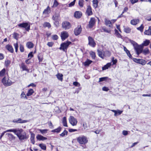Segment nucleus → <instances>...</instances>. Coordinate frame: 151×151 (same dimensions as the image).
<instances>
[{
    "label": "nucleus",
    "instance_id": "1",
    "mask_svg": "<svg viewBox=\"0 0 151 151\" xmlns=\"http://www.w3.org/2000/svg\"><path fill=\"white\" fill-rule=\"evenodd\" d=\"M12 131H14V132H12L17 136L20 141H25L29 138L28 135L27 134L26 132H24L23 129H12Z\"/></svg>",
    "mask_w": 151,
    "mask_h": 151
},
{
    "label": "nucleus",
    "instance_id": "2",
    "mask_svg": "<svg viewBox=\"0 0 151 151\" xmlns=\"http://www.w3.org/2000/svg\"><path fill=\"white\" fill-rule=\"evenodd\" d=\"M131 42L133 45L137 55H139L142 52V47L141 46L139 45L136 42L133 41H132Z\"/></svg>",
    "mask_w": 151,
    "mask_h": 151
},
{
    "label": "nucleus",
    "instance_id": "3",
    "mask_svg": "<svg viewBox=\"0 0 151 151\" xmlns=\"http://www.w3.org/2000/svg\"><path fill=\"white\" fill-rule=\"evenodd\" d=\"M71 44V42L68 41L63 42L60 44L59 49L66 52L69 45Z\"/></svg>",
    "mask_w": 151,
    "mask_h": 151
},
{
    "label": "nucleus",
    "instance_id": "4",
    "mask_svg": "<svg viewBox=\"0 0 151 151\" xmlns=\"http://www.w3.org/2000/svg\"><path fill=\"white\" fill-rule=\"evenodd\" d=\"M77 141L80 145H85L88 142L87 137L84 135L78 137L77 138Z\"/></svg>",
    "mask_w": 151,
    "mask_h": 151
},
{
    "label": "nucleus",
    "instance_id": "5",
    "mask_svg": "<svg viewBox=\"0 0 151 151\" xmlns=\"http://www.w3.org/2000/svg\"><path fill=\"white\" fill-rule=\"evenodd\" d=\"M1 82L6 86H10L12 84L11 81L9 78H7L6 76H4L2 79Z\"/></svg>",
    "mask_w": 151,
    "mask_h": 151
},
{
    "label": "nucleus",
    "instance_id": "6",
    "mask_svg": "<svg viewBox=\"0 0 151 151\" xmlns=\"http://www.w3.org/2000/svg\"><path fill=\"white\" fill-rule=\"evenodd\" d=\"M19 28H24L27 31L29 32L30 29V25L28 22H23L17 25Z\"/></svg>",
    "mask_w": 151,
    "mask_h": 151
},
{
    "label": "nucleus",
    "instance_id": "7",
    "mask_svg": "<svg viewBox=\"0 0 151 151\" xmlns=\"http://www.w3.org/2000/svg\"><path fill=\"white\" fill-rule=\"evenodd\" d=\"M69 121L70 123L73 126H76L78 123L77 119L73 116H70Z\"/></svg>",
    "mask_w": 151,
    "mask_h": 151
},
{
    "label": "nucleus",
    "instance_id": "8",
    "mask_svg": "<svg viewBox=\"0 0 151 151\" xmlns=\"http://www.w3.org/2000/svg\"><path fill=\"white\" fill-rule=\"evenodd\" d=\"M62 27L65 30L68 29H70L71 27L70 23L68 22L64 21L62 24Z\"/></svg>",
    "mask_w": 151,
    "mask_h": 151
},
{
    "label": "nucleus",
    "instance_id": "9",
    "mask_svg": "<svg viewBox=\"0 0 151 151\" xmlns=\"http://www.w3.org/2000/svg\"><path fill=\"white\" fill-rule=\"evenodd\" d=\"M88 44L92 47H95L96 44L93 38L92 37L89 36L88 37Z\"/></svg>",
    "mask_w": 151,
    "mask_h": 151
},
{
    "label": "nucleus",
    "instance_id": "10",
    "mask_svg": "<svg viewBox=\"0 0 151 151\" xmlns=\"http://www.w3.org/2000/svg\"><path fill=\"white\" fill-rule=\"evenodd\" d=\"M69 35L68 32L66 31H63L61 32L60 37L62 41H64L68 37Z\"/></svg>",
    "mask_w": 151,
    "mask_h": 151
},
{
    "label": "nucleus",
    "instance_id": "11",
    "mask_svg": "<svg viewBox=\"0 0 151 151\" xmlns=\"http://www.w3.org/2000/svg\"><path fill=\"white\" fill-rule=\"evenodd\" d=\"M96 23L95 19L94 17H91L89 21L88 25V27L89 28H92L95 25Z\"/></svg>",
    "mask_w": 151,
    "mask_h": 151
},
{
    "label": "nucleus",
    "instance_id": "12",
    "mask_svg": "<svg viewBox=\"0 0 151 151\" xmlns=\"http://www.w3.org/2000/svg\"><path fill=\"white\" fill-rule=\"evenodd\" d=\"M82 30V28L81 25H78L74 30L75 35L76 36L79 35L81 32Z\"/></svg>",
    "mask_w": 151,
    "mask_h": 151
},
{
    "label": "nucleus",
    "instance_id": "13",
    "mask_svg": "<svg viewBox=\"0 0 151 151\" xmlns=\"http://www.w3.org/2000/svg\"><path fill=\"white\" fill-rule=\"evenodd\" d=\"M86 13L88 16H90L93 14L92 9L90 5L87 6Z\"/></svg>",
    "mask_w": 151,
    "mask_h": 151
},
{
    "label": "nucleus",
    "instance_id": "14",
    "mask_svg": "<svg viewBox=\"0 0 151 151\" xmlns=\"http://www.w3.org/2000/svg\"><path fill=\"white\" fill-rule=\"evenodd\" d=\"M20 67L23 71H26L28 73L29 72V69L24 63H22L20 65Z\"/></svg>",
    "mask_w": 151,
    "mask_h": 151
},
{
    "label": "nucleus",
    "instance_id": "15",
    "mask_svg": "<svg viewBox=\"0 0 151 151\" xmlns=\"http://www.w3.org/2000/svg\"><path fill=\"white\" fill-rule=\"evenodd\" d=\"M27 122V120H23L21 118L14 119L12 121V122L15 123H24Z\"/></svg>",
    "mask_w": 151,
    "mask_h": 151
},
{
    "label": "nucleus",
    "instance_id": "16",
    "mask_svg": "<svg viewBox=\"0 0 151 151\" xmlns=\"http://www.w3.org/2000/svg\"><path fill=\"white\" fill-rule=\"evenodd\" d=\"M5 47L6 50L10 53H13L14 52V49L11 45L7 44L6 45Z\"/></svg>",
    "mask_w": 151,
    "mask_h": 151
},
{
    "label": "nucleus",
    "instance_id": "17",
    "mask_svg": "<svg viewBox=\"0 0 151 151\" xmlns=\"http://www.w3.org/2000/svg\"><path fill=\"white\" fill-rule=\"evenodd\" d=\"M30 142L31 143H32L33 145H34L35 144V135L34 133L32 132H30Z\"/></svg>",
    "mask_w": 151,
    "mask_h": 151
},
{
    "label": "nucleus",
    "instance_id": "18",
    "mask_svg": "<svg viewBox=\"0 0 151 151\" xmlns=\"http://www.w3.org/2000/svg\"><path fill=\"white\" fill-rule=\"evenodd\" d=\"M82 14L81 12L79 11L75 12L74 14V17L77 19H80L82 17Z\"/></svg>",
    "mask_w": 151,
    "mask_h": 151
},
{
    "label": "nucleus",
    "instance_id": "19",
    "mask_svg": "<svg viewBox=\"0 0 151 151\" xmlns=\"http://www.w3.org/2000/svg\"><path fill=\"white\" fill-rule=\"evenodd\" d=\"M97 52L99 57L102 59H104V51H102L101 50L98 49Z\"/></svg>",
    "mask_w": 151,
    "mask_h": 151
},
{
    "label": "nucleus",
    "instance_id": "20",
    "mask_svg": "<svg viewBox=\"0 0 151 151\" xmlns=\"http://www.w3.org/2000/svg\"><path fill=\"white\" fill-rule=\"evenodd\" d=\"M36 138L37 140L38 141H44L47 139V137H44L43 136L39 134L37 135Z\"/></svg>",
    "mask_w": 151,
    "mask_h": 151
},
{
    "label": "nucleus",
    "instance_id": "21",
    "mask_svg": "<svg viewBox=\"0 0 151 151\" xmlns=\"http://www.w3.org/2000/svg\"><path fill=\"white\" fill-rule=\"evenodd\" d=\"M51 9L49 6H48L45 9L43 12V14H44L47 15L49 14L51 12Z\"/></svg>",
    "mask_w": 151,
    "mask_h": 151
},
{
    "label": "nucleus",
    "instance_id": "22",
    "mask_svg": "<svg viewBox=\"0 0 151 151\" xmlns=\"http://www.w3.org/2000/svg\"><path fill=\"white\" fill-rule=\"evenodd\" d=\"M60 16V13L58 12H55L54 14L52 16V19L53 20H58Z\"/></svg>",
    "mask_w": 151,
    "mask_h": 151
},
{
    "label": "nucleus",
    "instance_id": "23",
    "mask_svg": "<svg viewBox=\"0 0 151 151\" xmlns=\"http://www.w3.org/2000/svg\"><path fill=\"white\" fill-rule=\"evenodd\" d=\"M139 22V19H133L130 21V23L131 24L133 25H136L138 24Z\"/></svg>",
    "mask_w": 151,
    "mask_h": 151
},
{
    "label": "nucleus",
    "instance_id": "24",
    "mask_svg": "<svg viewBox=\"0 0 151 151\" xmlns=\"http://www.w3.org/2000/svg\"><path fill=\"white\" fill-rule=\"evenodd\" d=\"M27 47L29 49L32 48L34 45L33 43L31 42H27L26 44Z\"/></svg>",
    "mask_w": 151,
    "mask_h": 151
},
{
    "label": "nucleus",
    "instance_id": "25",
    "mask_svg": "<svg viewBox=\"0 0 151 151\" xmlns=\"http://www.w3.org/2000/svg\"><path fill=\"white\" fill-rule=\"evenodd\" d=\"M105 23L106 26H108L112 28V24L110 20H108L106 19L105 20Z\"/></svg>",
    "mask_w": 151,
    "mask_h": 151
},
{
    "label": "nucleus",
    "instance_id": "26",
    "mask_svg": "<svg viewBox=\"0 0 151 151\" xmlns=\"http://www.w3.org/2000/svg\"><path fill=\"white\" fill-rule=\"evenodd\" d=\"M92 5L94 9H96L98 6V1L97 0H93Z\"/></svg>",
    "mask_w": 151,
    "mask_h": 151
},
{
    "label": "nucleus",
    "instance_id": "27",
    "mask_svg": "<svg viewBox=\"0 0 151 151\" xmlns=\"http://www.w3.org/2000/svg\"><path fill=\"white\" fill-rule=\"evenodd\" d=\"M56 76L58 80L61 82L63 81V74L58 73L56 75Z\"/></svg>",
    "mask_w": 151,
    "mask_h": 151
},
{
    "label": "nucleus",
    "instance_id": "28",
    "mask_svg": "<svg viewBox=\"0 0 151 151\" xmlns=\"http://www.w3.org/2000/svg\"><path fill=\"white\" fill-rule=\"evenodd\" d=\"M62 129V127L59 126L57 128L52 130L51 132L53 133H59L61 131Z\"/></svg>",
    "mask_w": 151,
    "mask_h": 151
},
{
    "label": "nucleus",
    "instance_id": "29",
    "mask_svg": "<svg viewBox=\"0 0 151 151\" xmlns=\"http://www.w3.org/2000/svg\"><path fill=\"white\" fill-rule=\"evenodd\" d=\"M62 122L63 125L64 127H68L67 124V118H66V117L64 116L63 118Z\"/></svg>",
    "mask_w": 151,
    "mask_h": 151
},
{
    "label": "nucleus",
    "instance_id": "30",
    "mask_svg": "<svg viewBox=\"0 0 151 151\" xmlns=\"http://www.w3.org/2000/svg\"><path fill=\"white\" fill-rule=\"evenodd\" d=\"M111 65V63H107L106 65H104L102 68V70H105L108 69Z\"/></svg>",
    "mask_w": 151,
    "mask_h": 151
},
{
    "label": "nucleus",
    "instance_id": "31",
    "mask_svg": "<svg viewBox=\"0 0 151 151\" xmlns=\"http://www.w3.org/2000/svg\"><path fill=\"white\" fill-rule=\"evenodd\" d=\"M34 90L30 88L28 90L26 94V96H31L33 93H34Z\"/></svg>",
    "mask_w": 151,
    "mask_h": 151
},
{
    "label": "nucleus",
    "instance_id": "32",
    "mask_svg": "<svg viewBox=\"0 0 151 151\" xmlns=\"http://www.w3.org/2000/svg\"><path fill=\"white\" fill-rule=\"evenodd\" d=\"M144 33L146 35H151V26L149 27L148 30H145L144 32Z\"/></svg>",
    "mask_w": 151,
    "mask_h": 151
},
{
    "label": "nucleus",
    "instance_id": "33",
    "mask_svg": "<svg viewBox=\"0 0 151 151\" xmlns=\"http://www.w3.org/2000/svg\"><path fill=\"white\" fill-rule=\"evenodd\" d=\"M114 31V34L117 37L121 38V39L122 38V36L120 34L119 32L116 29H115Z\"/></svg>",
    "mask_w": 151,
    "mask_h": 151
},
{
    "label": "nucleus",
    "instance_id": "34",
    "mask_svg": "<svg viewBox=\"0 0 151 151\" xmlns=\"http://www.w3.org/2000/svg\"><path fill=\"white\" fill-rule=\"evenodd\" d=\"M43 26L44 28L47 27L48 29L51 27V25L49 22H45L43 24Z\"/></svg>",
    "mask_w": 151,
    "mask_h": 151
},
{
    "label": "nucleus",
    "instance_id": "35",
    "mask_svg": "<svg viewBox=\"0 0 151 151\" xmlns=\"http://www.w3.org/2000/svg\"><path fill=\"white\" fill-rule=\"evenodd\" d=\"M6 72V70L4 68L0 71V77H2L4 76L5 75Z\"/></svg>",
    "mask_w": 151,
    "mask_h": 151
},
{
    "label": "nucleus",
    "instance_id": "36",
    "mask_svg": "<svg viewBox=\"0 0 151 151\" xmlns=\"http://www.w3.org/2000/svg\"><path fill=\"white\" fill-rule=\"evenodd\" d=\"M92 62L91 60L87 59L86 61L84 63V65L85 66H88Z\"/></svg>",
    "mask_w": 151,
    "mask_h": 151
},
{
    "label": "nucleus",
    "instance_id": "37",
    "mask_svg": "<svg viewBox=\"0 0 151 151\" xmlns=\"http://www.w3.org/2000/svg\"><path fill=\"white\" fill-rule=\"evenodd\" d=\"M150 43V41L149 40H146L143 42L142 45L143 46H148Z\"/></svg>",
    "mask_w": 151,
    "mask_h": 151
},
{
    "label": "nucleus",
    "instance_id": "38",
    "mask_svg": "<svg viewBox=\"0 0 151 151\" xmlns=\"http://www.w3.org/2000/svg\"><path fill=\"white\" fill-rule=\"evenodd\" d=\"M14 132V131H12V129H9L7 130L6 131H4L2 133H1L0 136V139H1L2 137L4 135V134L7 132Z\"/></svg>",
    "mask_w": 151,
    "mask_h": 151
},
{
    "label": "nucleus",
    "instance_id": "39",
    "mask_svg": "<svg viewBox=\"0 0 151 151\" xmlns=\"http://www.w3.org/2000/svg\"><path fill=\"white\" fill-rule=\"evenodd\" d=\"M124 31L126 33H129L131 32V29L129 27H126L124 29Z\"/></svg>",
    "mask_w": 151,
    "mask_h": 151
},
{
    "label": "nucleus",
    "instance_id": "40",
    "mask_svg": "<svg viewBox=\"0 0 151 151\" xmlns=\"http://www.w3.org/2000/svg\"><path fill=\"white\" fill-rule=\"evenodd\" d=\"M39 146L41 148L44 150H45L46 149V146L43 143L40 144L39 145Z\"/></svg>",
    "mask_w": 151,
    "mask_h": 151
},
{
    "label": "nucleus",
    "instance_id": "41",
    "mask_svg": "<svg viewBox=\"0 0 151 151\" xmlns=\"http://www.w3.org/2000/svg\"><path fill=\"white\" fill-rule=\"evenodd\" d=\"M104 57H109L110 56L111 52L108 50H106L104 51Z\"/></svg>",
    "mask_w": 151,
    "mask_h": 151
},
{
    "label": "nucleus",
    "instance_id": "42",
    "mask_svg": "<svg viewBox=\"0 0 151 151\" xmlns=\"http://www.w3.org/2000/svg\"><path fill=\"white\" fill-rule=\"evenodd\" d=\"M144 27L143 24H142L139 27H137V30L141 32H142L143 31Z\"/></svg>",
    "mask_w": 151,
    "mask_h": 151
},
{
    "label": "nucleus",
    "instance_id": "43",
    "mask_svg": "<svg viewBox=\"0 0 151 151\" xmlns=\"http://www.w3.org/2000/svg\"><path fill=\"white\" fill-rule=\"evenodd\" d=\"M37 58L39 60V64H40V63L42 62L44 58L42 55V56L39 55L38 54L37 55Z\"/></svg>",
    "mask_w": 151,
    "mask_h": 151
},
{
    "label": "nucleus",
    "instance_id": "44",
    "mask_svg": "<svg viewBox=\"0 0 151 151\" xmlns=\"http://www.w3.org/2000/svg\"><path fill=\"white\" fill-rule=\"evenodd\" d=\"M68 131L65 129L64 130L63 132L60 134V135L61 137H64L65 135H68Z\"/></svg>",
    "mask_w": 151,
    "mask_h": 151
},
{
    "label": "nucleus",
    "instance_id": "45",
    "mask_svg": "<svg viewBox=\"0 0 151 151\" xmlns=\"http://www.w3.org/2000/svg\"><path fill=\"white\" fill-rule=\"evenodd\" d=\"M146 63L147 61L145 60L140 59L139 64L142 65H144L146 64Z\"/></svg>",
    "mask_w": 151,
    "mask_h": 151
},
{
    "label": "nucleus",
    "instance_id": "46",
    "mask_svg": "<svg viewBox=\"0 0 151 151\" xmlns=\"http://www.w3.org/2000/svg\"><path fill=\"white\" fill-rule=\"evenodd\" d=\"M142 52L143 54L146 55L149 53V51L148 48H146L144 50L142 49Z\"/></svg>",
    "mask_w": 151,
    "mask_h": 151
},
{
    "label": "nucleus",
    "instance_id": "47",
    "mask_svg": "<svg viewBox=\"0 0 151 151\" xmlns=\"http://www.w3.org/2000/svg\"><path fill=\"white\" fill-rule=\"evenodd\" d=\"M84 2L83 0H79L78 5L81 7H83V6Z\"/></svg>",
    "mask_w": 151,
    "mask_h": 151
},
{
    "label": "nucleus",
    "instance_id": "48",
    "mask_svg": "<svg viewBox=\"0 0 151 151\" xmlns=\"http://www.w3.org/2000/svg\"><path fill=\"white\" fill-rule=\"evenodd\" d=\"M11 63V61L8 60H6L5 61V65L6 67H8Z\"/></svg>",
    "mask_w": 151,
    "mask_h": 151
},
{
    "label": "nucleus",
    "instance_id": "49",
    "mask_svg": "<svg viewBox=\"0 0 151 151\" xmlns=\"http://www.w3.org/2000/svg\"><path fill=\"white\" fill-rule=\"evenodd\" d=\"M38 130L39 131L41 134H44L46 133L47 132V131H48V129H39Z\"/></svg>",
    "mask_w": 151,
    "mask_h": 151
},
{
    "label": "nucleus",
    "instance_id": "50",
    "mask_svg": "<svg viewBox=\"0 0 151 151\" xmlns=\"http://www.w3.org/2000/svg\"><path fill=\"white\" fill-rule=\"evenodd\" d=\"M108 77H103L100 78L99 82H102L104 81H106L108 79Z\"/></svg>",
    "mask_w": 151,
    "mask_h": 151
},
{
    "label": "nucleus",
    "instance_id": "51",
    "mask_svg": "<svg viewBox=\"0 0 151 151\" xmlns=\"http://www.w3.org/2000/svg\"><path fill=\"white\" fill-rule=\"evenodd\" d=\"M13 45L15 49V52H17L18 51V45L17 42L16 43H14Z\"/></svg>",
    "mask_w": 151,
    "mask_h": 151
},
{
    "label": "nucleus",
    "instance_id": "52",
    "mask_svg": "<svg viewBox=\"0 0 151 151\" xmlns=\"http://www.w3.org/2000/svg\"><path fill=\"white\" fill-rule=\"evenodd\" d=\"M34 56V55L33 54V52H30L29 54L28 55L27 57L28 58H29V59H30L33 58Z\"/></svg>",
    "mask_w": 151,
    "mask_h": 151
},
{
    "label": "nucleus",
    "instance_id": "53",
    "mask_svg": "<svg viewBox=\"0 0 151 151\" xmlns=\"http://www.w3.org/2000/svg\"><path fill=\"white\" fill-rule=\"evenodd\" d=\"M59 3H58L57 1L56 0H54L53 4L52 7V8L56 7H57Z\"/></svg>",
    "mask_w": 151,
    "mask_h": 151
},
{
    "label": "nucleus",
    "instance_id": "54",
    "mask_svg": "<svg viewBox=\"0 0 151 151\" xmlns=\"http://www.w3.org/2000/svg\"><path fill=\"white\" fill-rule=\"evenodd\" d=\"M58 38V36L56 35H54L52 37V38L53 40H57Z\"/></svg>",
    "mask_w": 151,
    "mask_h": 151
},
{
    "label": "nucleus",
    "instance_id": "55",
    "mask_svg": "<svg viewBox=\"0 0 151 151\" xmlns=\"http://www.w3.org/2000/svg\"><path fill=\"white\" fill-rule=\"evenodd\" d=\"M18 36L19 34L16 32H14L13 34V38L17 40H18Z\"/></svg>",
    "mask_w": 151,
    "mask_h": 151
},
{
    "label": "nucleus",
    "instance_id": "56",
    "mask_svg": "<svg viewBox=\"0 0 151 151\" xmlns=\"http://www.w3.org/2000/svg\"><path fill=\"white\" fill-rule=\"evenodd\" d=\"M8 136L9 138L12 139H14L15 137L11 133H8Z\"/></svg>",
    "mask_w": 151,
    "mask_h": 151
},
{
    "label": "nucleus",
    "instance_id": "57",
    "mask_svg": "<svg viewBox=\"0 0 151 151\" xmlns=\"http://www.w3.org/2000/svg\"><path fill=\"white\" fill-rule=\"evenodd\" d=\"M19 50L20 51L22 52H23L24 51V47L23 45L21 44L19 46Z\"/></svg>",
    "mask_w": 151,
    "mask_h": 151
},
{
    "label": "nucleus",
    "instance_id": "58",
    "mask_svg": "<svg viewBox=\"0 0 151 151\" xmlns=\"http://www.w3.org/2000/svg\"><path fill=\"white\" fill-rule=\"evenodd\" d=\"M112 65H115L117 62V60L116 59H114V57H113L112 58Z\"/></svg>",
    "mask_w": 151,
    "mask_h": 151
},
{
    "label": "nucleus",
    "instance_id": "59",
    "mask_svg": "<svg viewBox=\"0 0 151 151\" xmlns=\"http://www.w3.org/2000/svg\"><path fill=\"white\" fill-rule=\"evenodd\" d=\"M140 59L136 58H133L132 59L133 60L134 62H135L136 63H139V61L140 60Z\"/></svg>",
    "mask_w": 151,
    "mask_h": 151
},
{
    "label": "nucleus",
    "instance_id": "60",
    "mask_svg": "<svg viewBox=\"0 0 151 151\" xmlns=\"http://www.w3.org/2000/svg\"><path fill=\"white\" fill-rule=\"evenodd\" d=\"M73 85L75 86H80V84L78 82L75 81L73 83Z\"/></svg>",
    "mask_w": 151,
    "mask_h": 151
},
{
    "label": "nucleus",
    "instance_id": "61",
    "mask_svg": "<svg viewBox=\"0 0 151 151\" xmlns=\"http://www.w3.org/2000/svg\"><path fill=\"white\" fill-rule=\"evenodd\" d=\"M48 125L49 127L50 128L53 129L54 128V126L51 121H50L48 122Z\"/></svg>",
    "mask_w": 151,
    "mask_h": 151
},
{
    "label": "nucleus",
    "instance_id": "62",
    "mask_svg": "<svg viewBox=\"0 0 151 151\" xmlns=\"http://www.w3.org/2000/svg\"><path fill=\"white\" fill-rule=\"evenodd\" d=\"M76 0H74L73 1L70 3L69 4V7H72L75 4L76 2Z\"/></svg>",
    "mask_w": 151,
    "mask_h": 151
},
{
    "label": "nucleus",
    "instance_id": "63",
    "mask_svg": "<svg viewBox=\"0 0 151 151\" xmlns=\"http://www.w3.org/2000/svg\"><path fill=\"white\" fill-rule=\"evenodd\" d=\"M54 43L52 42H48L47 44V45L49 47H52V46L54 44Z\"/></svg>",
    "mask_w": 151,
    "mask_h": 151
},
{
    "label": "nucleus",
    "instance_id": "64",
    "mask_svg": "<svg viewBox=\"0 0 151 151\" xmlns=\"http://www.w3.org/2000/svg\"><path fill=\"white\" fill-rule=\"evenodd\" d=\"M91 57L93 59H95L96 57V54L94 52H92L91 54Z\"/></svg>",
    "mask_w": 151,
    "mask_h": 151
}]
</instances>
